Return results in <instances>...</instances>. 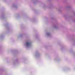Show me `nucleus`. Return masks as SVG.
Here are the masks:
<instances>
[{"instance_id":"1","label":"nucleus","mask_w":75,"mask_h":75,"mask_svg":"<svg viewBox=\"0 0 75 75\" xmlns=\"http://www.w3.org/2000/svg\"><path fill=\"white\" fill-rule=\"evenodd\" d=\"M31 45V43L27 42L25 44V45L26 46H30Z\"/></svg>"}]
</instances>
